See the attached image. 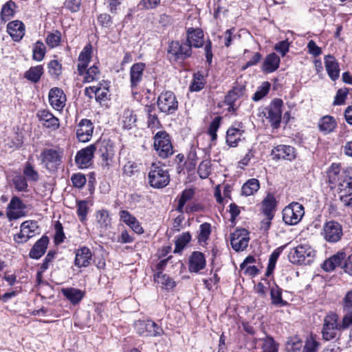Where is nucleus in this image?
<instances>
[{
  "label": "nucleus",
  "instance_id": "34",
  "mask_svg": "<svg viewBox=\"0 0 352 352\" xmlns=\"http://www.w3.org/2000/svg\"><path fill=\"white\" fill-rule=\"evenodd\" d=\"M61 293L72 305L78 304L84 296L82 291L74 287L63 288Z\"/></svg>",
  "mask_w": 352,
  "mask_h": 352
},
{
  "label": "nucleus",
  "instance_id": "14",
  "mask_svg": "<svg viewBox=\"0 0 352 352\" xmlns=\"http://www.w3.org/2000/svg\"><path fill=\"white\" fill-rule=\"evenodd\" d=\"M283 105V102L281 99H274L270 104V105L266 109L267 116L266 118L271 122V125L273 128L277 129L279 127L282 110L281 108Z\"/></svg>",
  "mask_w": 352,
  "mask_h": 352
},
{
  "label": "nucleus",
  "instance_id": "28",
  "mask_svg": "<svg viewBox=\"0 0 352 352\" xmlns=\"http://www.w3.org/2000/svg\"><path fill=\"white\" fill-rule=\"evenodd\" d=\"M92 54V46L90 44L87 45L81 51L78 56V72L79 75H82L87 69Z\"/></svg>",
  "mask_w": 352,
  "mask_h": 352
},
{
  "label": "nucleus",
  "instance_id": "57",
  "mask_svg": "<svg viewBox=\"0 0 352 352\" xmlns=\"http://www.w3.org/2000/svg\"><path fill=\"white\" fill-rule=\"evenodd\" d=\"M61 39V33L58 30H56L50 33L46 38V43L51 48H54L59 45Z\"/></svg>",
  "mask_w": 352,
  "mask_h": 352
},
{
  "label": "nucleus",
  "instance_id": "63",
  "mask_svg": "<svg viewBox=\"0 0 352 352\" xmlns=\"http://www.w3.org/2000/svg\"><path fill=\"white\" fill-rule=\"evenodd\" d=\"M235 29L231 28L229 30H227L221 36H219V38L220 39H223L224 45L226 47H229L232 43V41L236 38V35L234 34Z\"/></svg>",
  "mask_w": 352,
  "mask_h": 352
},
{
  "label": "nucleus",
  "instance_id": "22",
  "mask_svg": "<svg viewBox=\"0 0 352 352\" xmlns=\"http://www.w3.org/2000/svg\"><path fill=\"white\" fill-rule=\"evenodd\" d=\"M146 65L143 63L133 64L130 69V82L132 90L137 89L142 80Z\"/></svg>",
  "mask_w": 352,
  "mask_h": 352
},
{
  "label": "nucleus",
  "instance_id": "33",
  "mask_svg": "<svg viewBox=\"0 0 352 352\" xmlns=\"http://www.w3.org/2000/svg\"><path fill=\"white\" fill-rule=\"evenodd\" d=\"M245 87L242 85L234 86L226 96V102L230 108L234 109L236 107V101L245 94Z\"/></svg>",
  "mask_w": 352,
  "mask_h": 352
},
{
  "label": "nucleus",
  "instance_id": "16",
  "mask_svg": "<svg viewBox=\"0 0 352 352\" xmlns=\"http://www.w3.org/2000/svg\"><path fill=\"white\" fill-rule=\"evenodd\" d=\"M25 205L21 199L14 196L13 197L7 207V217L9 220L17 219L25 215Z\"/></svg>",
  "mask_w": 352,
  "mask_h": 352
},
{
  "label": "nucleus",
  "instance_id": "29",
  "mask_svg": "<svg viewBox=\"0 0 352 352\" xmlns=\"http://www.w3.org/2000/svg\"><path fill=\"white\" fill-rule=\"evenodd\" d=\"M324 65L329 78L336 80L340 76V67L336 59L331 55H327L324 56Z\"/></svg>",
  "mask_w": 352,
  "mask_h": 352
},
{
  "label": "nucleus",
  "instance_id": "62",
  "mask_svg": "<svg viewBox=\"0 0 352 352\" xmlns=\"http://www.w3.org/2000/svg\"><path fill=\"white\" fill-rule=\"evenodd\" d=\"M48 69L50 74L54 77H58L62 72L61 64L56 60H51L48 64Z\"/></svg>",
  "mask_w": 352,
  "mask_h": 352
},
{
  "label": "nucleus",
  "instance_id": "18",
  "mask_svg": "<svg viewBox=\"0 0 352 352\" xmlns=\"http://www.w3.org/2000/svg\"><path fill=\"white\" fill-rule=\"evenodd\" d=\"M94 152L95 148L93 144L79 151L75 157L77 165L81 168H87L94 157Z\"/></svg>",
  "mask_w": 352,
  "mask_h": 352
},
{
  "label": "nucleus",
  "instance_id": "47",
  "mask_svg": "<svg viewBox=\"0 0 352 352\" xmlns=\"http://www.w3.org/2000/svg\"><path fill=\"white\" fill-rule=\"evenodd\" d=\"M191 235L190 232H183L177 236L175 241V253H180L185 246L190 241Z\"/></svg>",
  "mask_w": 352,
  "mask_h": 352
},
{
  "label": "nucleus",
  "instance_id": "51",
  "mask_svg": "<svg viewBox=\"0 0 352 352\" xmlns=\"http://www.w3.org/2000/svg\"><path fill=\"white\" fill-rule=\"evenodd\" d=\"M272 302L274 305L283 306L286 304L282 298V289L276 285L272 286L270 289Z\"/></svg>",
  "mask_w": 352,
  "mask_h": 352
},
{
  "label": "nucleus",
  "instance_id": "27",
  "mask_svg": "<svg viewBox=\"0 0 352 352\" xmlns=\"http://www.w3.org/2000/svg\"><path fill=\"white\" fill-rule=\"evenodd\" d=\"M7 32L14 41H20L25 34V25L20 21H12L8 24Z\"/></svg>",
  "mask_w": 352,
  "mask_h": 352
},
{
  "label": "nucleus",
  "instance_id": "10",
  "mask_svg": "<svg viewBox=\"0 0 352 352\" xmlns=\"http://www.w3.org/2000/svg\"><path fill=\"white\" fill-rule=\"evenodd\" d=\"M41 164L49 170L54 171L58 168L61 164V153L53 148H47L41 152L40 155Z\"/></svg>",
  "mask_w": 352,
  "mask_h": 352
},
{
  "label": "nucleus",
  "instance_id": "38",
  "mask_svg": "<svg viewBox=\"0 0 352 352\" xmlns=\"http://www.w3.org/2000/svg\"><path fill=\"white\" fill-rule=\"evenodd\" d=\"M276 206V201L274 196L268 194L263 201L262 211L266 217H274Z\"/></svg>",
  "mask_w": 352,
  "mask_h": 352
},
{
  "label": "nucleus",
  "instance_id": "58",
  "mask_svg": "<svg viewBox=\"0 0 352 352\" xmlns=\"http://www.w3.org/2000/svg\"><path fill=\"white\" fill-rule=\"evenodd\" d=\"M270 88V84L268 82H263L262 85L258 87V89L254 93L252 96V100L254 101H258L262 99L264 96H265Z\"/></svg>",
  "mask_w": 352,
  "mask_h": 352
},
{
  "label": "nucleus",
  "instance_id": "56",
  "mask_svg": "<svg viewBox=\"0 0 352 352\" xmlns=\"http://www.w3.org/2000/svg\"><path fill=\"white\" fill-rule=\"evenodd\" d=\"M88 210V202L87 201L82 200L77 201V214L82 223L85 222L87 219Z\"/></svg>",
  "mask_w": 352,
  "mask_h": 352
},
{
  "label": "nucleus",
  "instance_id": "46",
  "mask_svg": "<svg viewBox=\"0 0 352 352\" xmlns=\"http://www.w3.org/2000/svg\"><path fill=\"white\" fill-rule=\"evenodd\" d=\"M95 96L96 100L98 102H102L108 99L109 97V83L104 82V83H100L98 86L96 87Z\"/></svg>",
  "mask_w": 352,
  "mask_h": 352
},
{
  "label": "nucleus",
  "instance_id": "36",
  "mask_svg": "<svg viewBox=\"0 0 352 352\" xmlns=\"http://www.w3.org/2000/svg\"><path fill=\"white\" fill-rule=\"evenodd\" d=\"M337 126L336 120L330 116H325L320 119L318 126L321 133L327 135L333 131Z\"/></svg>",
  "mask_w": 352,
  "mask_h": 352
},
{
  "label": "nucleus",
  "instance_id": "37",
  "mask_svg": "<svg viewBox=\"0 0 352 352\" xmlns=\"http://www.w3.org/2000/svg\"><path fill=\"white\" fill-rule=\"evenodd\" d=\"M342 311L344 324H352V289L348 292L344 299Z\"/></svg>",
  "mask_w": 352,
  "mask_h": 352
},
{
  "label": "nucleus",
  "instance_id": "5",
  "mask_svg": "<svg viewBox=\"0 0 352 352\" xmlns=\"http://www.w3.org/2000/svg\"><path fill=\"white\" fill-rule=\"evenodd\" d=\"M102 160V166L109 168L114 162L115 146L109 140H98L93 144Z\"/></svg>",
  "mask_w": 352,
  "mask_h": 352
},
{
  "label": "nucleus",
  "instance_id": "55",
  "mask_svg": "<svg viewBox=\"0 0 352 352\" xmlns=\"http://www.w3.org/2000/svg\"><path fill=\"white\" fill-rule=\"evenodd\" d=\"M211 233V226L208 223H202L200 226L198 241L200 243H206Z\"/></svg>",
  "mask_w": 352,
  "mask_h": 352
},
{
  "label": "nucleus",
  "instance_id": "9",
  "mask_svg": "<svg viewBox=\"0 0 352 352\" xmlns=\"http://www.w3.org/2000/svg\"><path fill=\"white\" fill-rule=\"evenodd\" d=\"M160 111L165 114L174 113L178 109V101L175 94L166 91L160 94L157 101Z\"/></svg>",
  "mask_w": 352,
  "mask_h": 352
},
{
  "label": "nucleus",
  "instance_id": "59",
  "mask_svg": "<svg viewBox=\"0 0 352 352\" xmlns=\"http://www.w3.org/2000/svg\"><path fill=\"white\" fill-rule=\"evenodd\" d=\"M221 120V117H215L210 124V126L208 129V133L210 136L212 141H214L217 140V131L220 126Z\"/></svg>",
  "mask_w": 352,
  "mask_h": 352
},
{
  "label": "nucleus",
  "instance_id": "44",
  "mask_svg": "<svg viewBox=\"0 0 352 352\" xmlns=\"http://www.w3.org/2000/svg\"><path fill=\"white\" fill-rule=\"evenodd\" d=\"M84 76L85 82H91L95 80H98L100 78V72L97 65H94L88 69H86L84 74L82 75Z\"/></svg>",
  "mask_w": 352,
  "mask_h": 352
},
{
  "label": "nucleus",
  "instance_id": "52",
  "mask_svg": "<svg viewBox=\"0 0 352 352\" xmlns=\"http://www.w3.org/2000/svg\"><path fill=\"white\" fill-rule=\"evenodd\" d=\"M15 7V3L12 1H9L4 4L1 12L2 20L7 21L14 16Z\"/></svg>",
  "mask_w": 352,
  "mask_h": 352
},
{
  "label": "nucleus",
  "instance_id": "4",
  "mask_svg": "<svg viewBox=\"0 0 352 352\" xmlns=\"http://www.w3.org/2000/svg\"><path fill=\"white\" fill-rule=\"evenodd\" d=\"M148 179L153 188H162L169 184L170 175L164 165L160 162H153L150 167Z\"/></svg>",
  "mask_w": 352,
  "mask_h": 352
},
{
  "label": "nucleus",
  "instance_id": "21",
  "mask_svg": "<svg viewBox=\"0 0 352 352\" xmlns=\"http://www.w3.org/2000/svg\"><path fill=\"white\" fill-rule=\"evenodd\" d=\"M274 158L277 160H292L296 157L295 149L289 145L280 144L274 147L272 151Z\"/></svg>",
  "mask_w": 352,
  "mask_h": 352
},
{
  "label": "nucleus",
  "instance_id": "64",
  "mask_svg": "<svg viewBox=\"0 0 352 352\" xmlns=\"http://www.w3.org/2000/svg\"><path fill=\"white\" fill-rule=\"evenodd\" d=\"M319 343L313 338H309L306 340L302 352H317Z\"/></svg>",
  "mask_w": 352,
  "mask_h": 352
},
{
  "label": "nucleus",
  "instance_id": "3",
  "mask_svg": "<svg viewBox=\"0 0 352 352\" xmlns=\"http://www.w3.org/2000/svg\"><path fill=\"white\" fill-rule=\"evenodd\" d=\"M315 255V251L311 246L307 243H303L291 249L288 258L293 264L309 265L313 262Z\"/></svg>",
  "mask_w": 352,
  "mask_h": 352
},
{
  "label": "nucleus",
  "instance_id": "61",
  "mask_svg": "<svg viewBox=\"0 0 352 352\" xmlns=\"http://www.w3.org/2000/svg\"><path fill=\"white\" fill-rule=\"evenodd\" d=\"M204 79L203 75L201 74H196L194 76L193 82L190 86V90L191 91H199L201 90L204 87Z\"/></svg>",
  "mask_w": 352,
  "mask_h": 352
},
{
  "label": "nucleus",
  "instance_id": "12",
  "mask_svg": "<svg viewBox=\"0 0 352 352\" xmlns=\"http://www.w3.org/2000/svg\"><path fill=\"white\" fill-rule=\"evenodd\" d=\"M321 234L327 242L336 243L343 235L342 227L337 221H329L324 224Z\"/></svg>",
  "mask_w": 352,
  "mask_h": 352
},
{
  "label": "nucleus",
  "instance_id": "19",
  "mask_svg": "<svg viewBox=\"0 0 352 352\" xmlns=\"http://www.w3.org/2000/svg\"><path fill=\"white\" fill-rule=\"evenodd\" d=\"M48 98L50 104L56 110H62L65 105L66 96L60 88L54 87L51 89Z\"/></svg>",
  "mask_w": 352,
  "mask_h": 352
},
{
  "label": "nucleus",
  "instance_id": "45",
  "mask_svg": "<svg viewBox=\"0 0 352 352\" xmlns=\"http://www.w3.org/2000/svg\"><path fill=\"white\" fill-rule=\"evenodd\" d=\"M195 195V191L192 189H185L178 201V206L177 207V210L181 213H183L184 211V206L186 204L190 201Z\"/></svg>",
  "mask_w": 352,
  "mask_h": 352
},
{
  "label": "nucleus",
  "instance_id": "40",
  "mask_svg": "<svg viewBox=\"0 0 352 352\" xmlns=\"http://www.w3.org/2000/svg\"><path fill=\"white\" fill-rule=\"evenodd\" d=\"M23 177L28 182H36L40 179V175L38 171L35 169L34 165L29 161L26 162L23 170Z\"/></svg>",
  "mask_w": 352,
  "mask_h": 352
},
{
  "label": "nucleus",
  "instance_id": "32",
  "mask_svg": "<svg viewBox=\"0 0 352 352\" xmlns=\"http://www.w3.org/2000/svg\"><path fill=\"white\" fill-rule=\"evenodd\" d=\"M280 59L275 53H271L267 55L262 65V70L265 73H272L276 71L280 65Z\"/></svg>",
  "mask_w": 352,
  "mask_h": 352
},
{
  "label": "nucleus",
  "instance_id": "25",
  "mask_svg": "<svg viewBox=\"0 0 352 352\" xmlns=\"http://www.w3.org/2000/svg\"><path fill=\"white\" fill-rule=\"evenodd\" d=\"M92 253L87 247H82L76 251L74 264L79 268L86 267L90 264Z\"/></svg>",
  "mask_w": 352,
  "mask_h": 352
},
{
  "label": "nucleus",
  "instance_id": "11",
  "mask_svg": "<svg viewBox=\"0 0 352 352\" xmlns=\"http://www.w3.org/2000/svg\"><path fill=\"white\" fill-rule=\"evenodd\" d=\"M137 333L142 336H159L163 333L162 328L151 320H138L134 323Z\"/></svg>",
  "mask_w": 352,
  "mask_h": 352
},
{
  "label": "nucleus",
  "instance_id": "6",
  "mask_svg": "<svg viewBox=\"0 0 352 352\" xmlns=\"http://www.w3.org/2000/svg\"><path fill=\"white\" fill-rule=\"evenodd\" d=\"M154 148L157 155L167 158L173 153V145L169 135L164 131H158L154 136Z\"/></svg>",
  "mask_w": 352,
  "mask_h": 352
},
{
  "label": "nucleus",
  "instance_id": "41",
  "mask_svg": "<svg viewBox=\"0 0 352 352\" xmlns=\"http://www.w3.org/2000/svg\"><path fill=\"white\" fill-rule=\"evenodd\" d=\"M43 74V67L36 65L31 67L24 74V77L32 82H38Z\"/></svg>",
  "mask_w": 352,
  "mask_h": 352
},
{
  "label": "nucleus",
  "instance_id": "23",
  "mask_svg": "<svg viewBox=\"0 0 352 352\" xmlns=\"http://www.w3.org/2000/svg\"><path fill=\"white\" fill-rule=\"evenodd\" d=\"M40 122L46 128L55 130L59 127V120L47 110H41L36 113Z\"/></svg>",
  "mask_w": 352,
  "mask_h": 352
},
{
  "label": "nucleus",
  "instance_id": "54",
  "mask_svg": "<svg viewBox=\"0 0 352 352\" xmlns=\"http://www.w3.org/2000/svg\"><path fill=\"white\" fill-rule=\"evenodd\" d=\"M302 341L298 336L291 337L286 342V350L288 352H296L302 347Z\"/></svg>",
  "mask_w": 352,
  "mask_h": 352
},
{
  "label": "nucleus",
  "instance_id": "43",
  "mask_svg": "<svg viewBox=\"0 0 352 352\" xmlns=\"http://www.w3.org/2000/svg\"><path fill=\"white\" fill-rule=\"evenodd\" d=\"M96 221L101 229L107 230L110 227L111 221L109 212L106 210L98 211L96 212Z\"/></svg>",
  "mask_w": 352,
  "mask_h": 352
},
{
  "label": "nucleus",
  "instance_id": "7",
  "mask_svg": "<svg viewBox=\"0 0 352 352\" xmlns=\"http://www.w3.org/2000/svg\"><path fill=\"white\" fill-rule=\"evenodd\" d=\"M282 214L286 224L296 225L305 214L304 207L298 202H292L283 210Z\"/></svg>",
  "mask_w": 352,
  "mask_h": 352
},
{
  "label": "nucleus",
  "instance_id": "35",
  "mask_svg": "<svg viewBox=\"0 0 352 352\" xmlns=\"http://www.w3.org/2000/svg\"><path fill=\"white\" fill-rule=\"evenodd\" d=\"M345 257L346 254L344 252H338L336 254H334L329 259L326 260L323 263L322 267L326 272H332L336 267L341 265Z\"/></svg>",
  "mask_w": 352,
  "mask_h": 352
},
{
  "label": "nucleus",
  "instance_id": "42",
  "mask_svg": "<svg viewBox=\"0 0 352 352\" xmlns=\"http://www.w3.org/2000/svg\"><path fill=\"white\" fill-rule=\"evenodd\" d=\"M155 280L166 289H171L176 285L173 278L161 272L155 276Z\"/></svg>",
  "mask_w": 352,
  "mask_h": 352
},
{
  "label": "nucleus",
  "instance_id": "31",
  "mask_svg": "<svg viewBox=\"0 0 352 352\" xmlns=\"http://www.w3.org/2000/svg\"><path fill=\"white\" fill-rule=\"evenodd\" d=\"M48 242L49 239L47 236H42L31 249L29 254L30 257L34 259L40 258L45 252Z\"/></svg>",
  "mask_w": 352,
  "mask_h": 352
},
{
  "label": "nucleus",
  "instance_id": "2",
  "mask_svg": "<svg viewBox=\"0 0 352 352\" xmlns=\"http://www.w3.org/2000/svg\"><path fill=\"white\" fill-rule=\"evenodd\" d=\"M352 327V324H344V317L339 322V316L334 312H329L323 320L322 336L324 340L329 341L334 339L340 331Z\"/></svg>",
  "mask_w": 352,
  "mask_h": 352
},
{
  "label": "nucleus",
  "instance_id": "53",
  "mask_svg": "<svg viewBox=\"0 0 352 352\" xmlns=\"http://www.w3.org/2000/svg\"><path fill=\"white\" fill-rule=\"evenodd\" d=\"M45 51L46 48L43 42L40 41L36 42L32 50L33 59L36 61L42 60L45 56Z\"/></svg>",
  "mask_w": 352,
  "mask_h": 352
},
{
  "label": "nucleus",
  "instance_id": "24",
  "mask_svg": "<svg viewBox=\"0 0 352 352\" xmlns=\"http://www.w3.org/2000/svg\"><path fill=\"white\" fill-rule=\"evenodd\" d=\"M206 265V258L200 252H193L189 258L188 270L190 272L198 273Z\"/></svg>",
  "mask_w": 352,
  "mask_h": 352
},
{
  "label": "nucleus",
  "instance_id": "1",
  "mask_svg": "<svg viewBox=\"0 0 352 352\" xmlns=\"http://www.w3.org/2000/svg\"><path fill=\"white\" fill-rule=\"evenodd\" d=\"M340 174V166L333 164L327 173L329 182H338V191L341 203L344 206H352V166L347 167Z\"/></svg>",
  "mask_w": 352,
  "mask_h": 352
},
{
  "label": "nucleus",
  "instance_id": "13",
  "mask_svg": "<svg viewBox=\"0 0 352 352\" xmlns=\"http://www.w3.org/2000/svg\"><path fill=\"white\" fill-rule=\"evenodd\" d=\"M38 233V226L36 221H25L21 225L20 232L14 236L16 243H25L35 234Z\"/></svg>",
  "mask_w": 352,
  "mask_h": 352
},
{
  "label": "nucleus",
  "instance_id": "50",
  "mask_svg": "<svg viewBox=\"0 0 352 352\" xmlns=\"http://www.w3.org/2000/svg\"><path fill=\"white\" fill-rule=\"evenodd\" d=\"M263 352H278V344H277L272 336H267L262 339Z\"/></svg>",
  "mask_w": 352,
  "mask_h": 352
},
{
  "label": "nucleus",
  "instance_id": "20",
  "mask_svg": "<svg viewBox=\"0 0 352 352\" xmlns=\"http://www.w3.org/2000/svg\"><path fill=\"white\" fill-rule=\"evenodd\" d=\"M204 32L202 30L199 28H189L187 30V38L186 40V43L190 45V48L194 47L195 48L202 47L204 45Z\"/></svg>",
  "mask_w": 352,
  "mask_h": 352
},
{
  "label": "nucleus",
  "instance_id": "17",
  "mask_svg": "<svg viewBox=\"0 0 352 352\" xmlns=\"http://www.w3.org/2000/svg\"><path fill=\"white\" fill-rule=\"evenodd\" d=\"M94 126L93 122L87 118L80 120L76 126V137L80 142H89L94 133Z\"/></svg>",
  "mask_w": 352,
  "mask_h": 352
},
{
  "label": "nucleus",
  "instance_id": "30",
  "mask_svg": "<svg viewBox=\"0 0 352 352\" xmlns=\"http://www.w3.org/2000/svg\"><path fill=\"white\" fill-rule=\"evenodd\" d=\"M244 131L239 124L238 127L232 126L227 131L226 143L230 147H236L241 140Z\"/></svg>",
  "mask_w": 352,
  "mask_h": 352
},
{
  "label": "nucleus",
  "instance_id": "15",
  "mask_svg": "<svg viewBox=\"0 0 352 352\" xmlns=\"http://www.w3.org/2000/svg\"><path fill=\"white\" fill-rule=\"evenodd\" d=\"M249 232L245 229H237L230 234L232 248L236 252L243 251L248 245Z\"/></svg>",
  "mask_w": 352,
  "mask_h": 352
},
{
  "label": "nucleus",
  "instance_id": "8",
  "mask_svg": "<svg viewBox=\"0 0 352 352\" xmlns=\"http://www.w3.org/2000/svg\"><path fill=\"white\" fill-rule=\"evenodd\" d=\"M167 52L170 60H184L191 56L192 49L190 45L186 41L181 43L179 41H172L168 45Z\"/></svg>",
  "mask_w": 352,
  "mask_h": 352
},
{
  "label": "nucleus",
  "instance_id": "48",
  "mask_svg": "<svg viewBox=\"0 0 352 352\" xmlns=\"http://www.w3.org/2000/svg\"><path fill=\"white\" fill-rule=\"evenodd\" d=\"M137 121L136 115L132 110L126 109L124 111L122 116L123 127L126 129H130L135 125Z\"/></svg>",
  "mask_w": 352,
  "mask_h": 352
},
{
  "label": "nucleus",
  "instance_id": "49",
  "mask_svg": "<svg viewBox=\"0 0 352 352\" xmlns=\"http://www.w3.org/2000/svg\"><path fill=\"white\" fill-rule=\"evenodd\" d=\"M12 185L19 192H28V184L26 179L21 175H16L12 179Z\"/></svg>",
  "mask_w": 352,
  "mask_h": 352
},
{
  "label": "nucleus",
  "instance_id": "26",
  "mask_svg": "<svg viewBox=\"0 0 352 352\" xmlns=\"http://www.w3.org/2000/svg\"><path fill=\"white\" fill-rule=\"evenodd\" d=\"M120 219L128 226H129L133 231L138 234H141L144 232V229L141 226L138 220L132 215L129 211L122 210L119 212Z\"/></svg>",
  "mask_w": 352,
  "mask_h": 352
},
{
  "label": "nucleus",
  "instance_id": "39",
  "mask_svg": "<svg viewBox=\"0 0 352 352\" xmlns=\"http://www.w3.org/2000/svg\"><path fill=\"white\" fill-rule=\"evenodd\" d=\"M260 188L258 179L252 178L246 181L241 188V194L246 197L253 195Z\"/></svg>",
  "mask_w": 352,
  "mask_h": 352
},
{
  "label": "nucleus",
  "instance_id": "60",
  "mask_svg": "<svg viewBox=\"0 0 352 352\" xmlns=\"http://www.w3.org/2000/svg\"><path fill=\"white\" fill-rule=\"evenodd\" d=\"M197 173L201 179L207 178L211 173V163L209 160L202 161L198 168Z\"/></svg>",
  "mask_w": 352,
  "mask_h": 352
}]
</instances>
